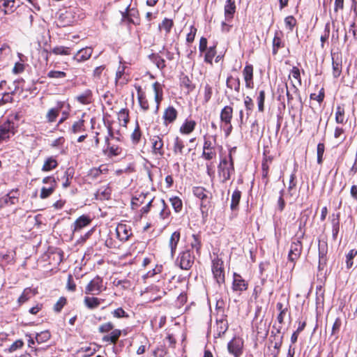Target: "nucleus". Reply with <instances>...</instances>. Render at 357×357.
<instances>
[{
  "label": "nucleus",
  "instance_id": "obj_1",
  "mask_svg": "<svg viewBox=\"0 0 357 357\" xmlns=\"http://www.w3.org/2000/svg\"><path fill=\"white\" fill-rule=\"evenodd\" d=\"M84 17V13L82 9L77 7H70L59 13L57 24L61 27L70 26L78 20L83 19Z\"/></svg>",
  "mask_w": 357,
  "mask_h": 357
},
{
  "label": "nucleus",
  "instance_id": "obj_2",
  "mask_svg": "<svg viewBox=\"0 0 357 357\" xmlns=\"http://www.w3.org/2000/svg\"><path fill=\"white\" fill-rule=\"evenodd\" d=\"M15 132L16 126L13 121L7 119L3 123H0V144L9 140Z\"/></svg>",
  "mask_w": 357,
  "mask_h": 357
},
{
  "label": "nucleus",
  "instance_id": "obj_3",
  "mask_svg": "<svg viewBox=\"0 0 357 357\" xmlns=\"http://www.w3.org/2000/svg\"><path fill=\"white\" fill-rule=\"evenodd\" d=\"M192 192L195 197L202 200L200 206L202 213L207 212L208 207L210 204V200L212 198L211 194L210 193V196H208V192H207L204 188L201 186L194 187Z\"/></svg>",
  "mask_w": 357,
  "mask_h": 357
},
{
  "label": "nucleus",
  "instance_id": "obj_4",
  "mask_svg": "<svg viewBox=\"0 0 357 357\" xmlns=\"http://www.w3.org/2000/svg\"><path fill=\"white\" fill-rule=\"evenodd\" d=\"M195 261V255L190 250H186L179 254L176 263L179 267L183 270H189Z\"/></svg>",
  "mask_w": 357,
  "mask_h": 357
},
{
  "label": "nucleus",
  "instance_id": "obj_5",
  "mask_svg": "<svg viewBox=\"0 0 357 357\" xmlns=\"http://www.w3.org/2000/svg\"><path fill=\"white\" fill-rule=\"evenodd\" d=\"M212 272L219 284L225 283L224 263L222 259L217 257L212 261Z\"/></svg>",
  "mask_w": 357,
  "mask_h": 357
},
{
  "label": "nucleus",
  "instance_id": "obj_6",
  "mask_svg": "<svg viewBox=\"0 0 357 357\" xmlns=\"http://www.w3.org/2000/svg\"><path fill=\"white\" fill-rule=\"evenodd\" d=\"M280 89L282 92H284L285 90L287 98V104L291 109L294 107V100L295 97L298 98L299 102L301 103V98L299 94V91L293 82H291V87L290 89L288 88L287 84L286 83L282 88H278V91Z\"/></svg>",
  "mask_w": 357,
  "mask_h": 357
},
{
  "label": "nucleus",
  "instance_id": "obj_7",
  "mask_svg": "<svg viewBox=\"0 0 357 357\" xmlns=\"http://www.w3.org/2000/svg\"><path fill=\"white\" fill-rule=\"evenodd\" d=\"M227 349L234 357H240L243 351V340L240 337H234L228 342Z\"/></svg>",
  "mask_w": 357,
  "mask_h": 357
},
{
  "label": "nucleus",
  "instance_id": "obj_8",
  "mask_svg": "<svg viewBox=\"0 0 357 357\" xmlns=\"http://www.w3.org/2000/svg\"><path fill=\"white\" fill-rule=\"evenodd\" d=\"M303 245L300 239H296L291 243L288 254V260L293 263V267L295 261L300 257Z\"/></svg>",
  "mask_w": 357,
  "mask_h": 357
},
{
  "label": "nucleus",
  "instance_id": "obj_9",
  "mask_svg": "<svg viewBox=\"0 0 357 357\" xmlns=\"http://www.w3.org/2000/svg\"><path fill=\"white\" fill-rule=\"evenodd\" d=\"M102 291V279L96 276L87 284L85 289V293L92 295H98Z\"/></svg>",
  "mask_w": 357,
  "mask_h": 357
},
{
  "label": "nucleus",
  "instance_id": "obj_10",
  "mask_svg": "<svg viewBox=\"0 0 357 357\" xmlns=\"http://www.w3.org/2000/svg\"><path fill=\"white\" fill-rule=\"evenodd\" d=\"M163 135H153L150 137V141L151 143L152 153L154 155H158L163 156L165 152L163 150Z\"/></svg>",
  "mask_w": 357,
  "mask_h": 357
},
{
  "label": "nucleus",
  "instance_id": "obj_11",
  "mask_svg": "<svg viewBox=\"0 0 357 357\" xmlns=\"http://www.w3.org/2000/svg\"><path fill=\"white\" fill-rule=\"evenodd\" d=\"M18 190H13L0 199V208L13 205L18 202Z\"/></svg>",
  "mask_w": 357,
  "mask_h": 357
},
{
  "label": "nucleus",
  "instance_id": "obj_12",
  "mask_svg": "<svg viewBox=\"0 0 357 357\" xmlns=\"http://www.w3.org/2000/svg\"><path fill=\"white\" fill-rule=\"evenodd\" d=\"M216 156V153L214 150V146L212 144V142L206 139L204 137V142L203 146V152L202 154V157L207 160H211L215 158Z\"/></svg>",
  "mask_w": 357,
  "mask_h": 357
},
{
  "label": "nucleus",
  "instance_id": "obj_13",
  "mask_svg": "<svg viewBox=\"0 0 357 357\" xmlns=\"http://www.w3.org/2000/svg\"><path fill=\"white\" fill-rule=\"evenodd\" d=\"M328 252V245L326 242L319 243V270H323L326 264V255Z\"/></svg>",
  "mask_w": 357,
  "mask_h": 357
},
{
  "label": "nucleus",
  "instance_id": "obj_14",
  "mask_svg": "<svg viewBox=\"0 0 357 357\" xmlns=\"http://www.w3.org/2000/svg\"><path fill=\"white\" fill-rule=\"evenodd\" d=\"M118 238L123 242L127 241L132 235L131 230L128 226L124 224H120L116 229Z\"/></svg>",
  "mask_w": 357,
  "mask_h": 357
},
{
  "label": "nucleus",
  "instance_id": "obj_15",
  "mask_svg": "<svg viewBox=\"0 0 357 357\" xmlns=\"http://www.w3.org/2000/svg\"><path fill=\"white\" fill-rule=\"evenodd\" d=\"M219 174L222 175L223 178V182H225L230 179L231 176L234 172V159L230 155L229 164L224 166L223 167L218 169Z\"/></svg>",
  "mask_w": 357,
  "mask_h": 357
},
{
  "label": "nucleus",
  "instance_id": "obj_16",
  "mask_svg": "<svg viewBox=\"0 0 357 357\" xmlns=\"http://www.w3.org/2000/svg\"><path fill=\"white\" fill-rule=\"evenodd\" d=\"M243 75L248 89L254 87L253 82V67L252 65H246L243 70Z\"/></svg>",
  "mask_w": 357,
  "mask_h": 357
},
{
  "label": "nucleus",
  "instance_id": "obj_17",
  "mask_svg": "<svg viewBox=\"0 0 357 357\" xmlns=\"http://www.w3.org/2000/svg\"><path fill=\"white\" fill-rule=\"evenodd\" d=\"M228 327H229V325H228V322L226 319H225L224 317H221L220 319H217V320H216V332L214 334V337L215 338L220 337L228 330Z\"/></svg>",
  "mask_w": 357,
  "mask_h": 357
},
{
  "label": "nucleus",
  "instance_id": "obj_18",
  "mask_svg": "<svg viewBox=\"0 0 357 357\" xmlns=\"http://www.w3.org/2000/svg\"><path fill=\"white\" fill-rule=\"evenodd\" d=\"M232 289L234 291H243L248 289V284L246 283V282L242 278V277L240 275L236 273H234Z\"/></svg>",
  "mask_w": 357,
  "mask_h": 357
},
{
  "label": "nucleus",
  "instance_id": "obj_19",
  "mask_svg": "<svg viewBox=\"0 0 357 357\" xmlns=\"http://www.w3.org/2000/svg\"><path fill=\"white\" fill-rule=\"evenodd\" d=\"M177 115L176 109L173 106H169L163 114L164 123L168 125L173 123L176 119Z\"/></svg>",
  "mask_w": 357,
  "mask_h": 357
},
{
  "label": "nucleus",
  "instance_id": "obj_20",
  "mask_svg": "<svg viewBox=\"0 0 357 357\" xmlns=\"http://www.w3.org/2000/svg\"><path fill=\"white\" fill-rule=\"evenodd\" d=\"M225 16L227 21H230L234 17L236 12L235 0H227L225 5Z\"/></svg>",
  "mask_w": 357,
  "mask_h": 357
},
{
  "label": "nucleus",
  "instance_id": "obj_21",
  "mask_svg": "<svg viewBox=\"0 0 357 357\" xmlns=\"http://www.w3.org/2000/svg\"><path fill=\"white\" fill-rule=\"evenodd\" d=\"M93 52V50L91 47H86L79 50L77 54L74 56V59L78 62H82L89 59Z\"/></svg>",
  "mask_w": 357,
  "mask_h": 357
},
{
  "label": "nucleus",
  "instance_id": "obj_22",
  "mask_svg": "<svg viewBox=\"0 0 357 357\" xmlns=\"http://www.w3.org/2000/svg\"><path fill=\"white\" fill-rule=\"evenodd\" d=\"M226 85L228 89L234 90L236 93H239L241 82L238 77H234L231 75L228 76L226 81Z\"/></svg>",
  "mask_w": 357,
  "mask_h": 357
},
{
  "label": "nucleus",
  "instance_id": "obj_23",
  "mask_svg": "<svg viewBox=\"0 0 357 357\" xmlns=\"http://www.w3.org/2000/svg\"><path fill=\"white\" fill-rule=\"evenodd\" d=\"M137 93V98L141 108L144 111H147L149 108L148 100L146 98L144 92L140 86H135Z\"/></svg>",
  "mask_w": 357,
  "mask_h": 357
},
{
  "label": "nucleus",
  "instance_id": "obj_24",
  "mask_svg": "<svg viewBox=\"0 0 357 357\" xmlns=\"http://www.w3.org/2000/svg\"><path fill=\"white\" fill-rule=\"evenodd\" d=\"M232 116L233 108L229 105L225 106L220 112V121L222 123H229V121H231Z\"/></svg>",
  "mask_w": 357,
  "mask_h": 357
},
{
  "label": "nucleus",
  "instance_id": "obj_25",
  "mask_svg": "<svg viewBox=\"0 0 357 357\" xmlns=\"http://www.w3.org/2000/svg\"><path fill=\"white\" fill-rule=\"evenodd\" d=\"M180 237L181 234L178 231H174L170 237L169 245L171 250L172 257H174V256L177 245L180 240Z\"/></svg>",
  "mask_w": 357,
  "mask_h": 357
},
{
  "label": "nucleus",
  "instance_id": "obj_26",
  "mask_svg": "<svg viewBox=\"0 0 357 357\" xmlns=\"http://www.w3.org/2000/svg\"><path fill=\"white\" fill-rule=\"evenodd\" d=\"M121 335V331L119 329H113L110 334L102 337V342L116 344Z\"/></svg>",
  "mask_w": 357,
  "mask_h": 357
},
{
  "label": "nucleus",
  "instance_id": "obj_27",
  "mask_svg": "<svg viewBox=\"0 0 357 357\" xmlns=\"http://www.w3.org/2000/svg\"><path fill=\"white\" fill-rule=\"evenodd\" d=\"M282 33L281 31H275L273 40V54L275 55L278 50L284 46L282 42Z\"/></svg>",
  "mask_w": 357,
  "mask_h": 357
},
{
  "label": "nucleus",
  "instance_id": "obj_28",
  "mask_svg": "<svg viewBox=\"0 0 357 357\" xmlns=\"http://www.w3.org/2000/svg\"><path fill=\"white\" fill-rule=\"evenodd\" d=\"M332 223V237L336 240L340 231V213L333 214Z\"/></svg>",
  "mask_w": 357,
  "mask_h": 357
},
{
  "label": "nucleus",
  "instance_id": "obj_29",
  "mask_svg": "<svg viewBox=\"0 0 357 357\" xmlns=\"http://www.w3.org/2000/svg\"><path fill=\"white\" fill-rule=\"evenodd\" d=\"M185 148L184 142L179 137L176 136L174 139L172 150L175 155H182Z\"/></svg>",
  "mask_w": 357,
  "mask_h": 357
},
{
  "label": "nucleus",
  "instance_id": "obj_30",
  "mask_svg": "<svg viewBox=\"0 0 357 357\" xmlns=\"http://www.w3.org/2000/svg\"><path fill=\"white\" fill-rule=\"evenodd\" d=\"M91 222V219L86 216L82 215L77 218L74 222V232L80 230L82 228L87 226Z\"/></svg>",
  "mask_w": 357,
  "mask_h": 357
},
{
  "label": "nucleus",
  "instance_id": "obj_31",
  "mask_svg": "<svg viewBox=\"0 0 357 357\" xmlns=\"http://www.w3.org/2000/svg\"><path fill=\"white\" fill-rule=\"evenodd\" d=\"M149 58L156 65L158 69L163 70L166 67L165 59L159 56L158 54L153 53L149 56Z\"/></svg>",
  "mask_w": 357,
  "mask_h": 357
},
{
  "label": "nucleus",
  "instance_id": "obj_32",
  "mask_svg": "<svg viewBox=\"0 0 357 357\" xmlns=\"http://www.w3.org/2000/svg\"><path fill=\"white\" fill-rule=\"evenodd\" d=\"M196 126V122L193 120H186L180 128V132L183 134L191 133Z\"/></svg>",
  "mask_w": 357,
  "mask_h": 357
},
{
  "label": "nucleus",
  "instance_id": "obj_33",
  "mask_svg": "<svg viewBox=\"0 0 357 357\" xmlns=\"http://www.w3.org/2000/svg\"><path fill=\"white\" fill-rule=\"evenodd\" d=\"M36 294V291L31 288H26L24 289L22 295L18 298V303L22 305L29 301L31 296Z\"/></svg>",
  "mask_w": 357,
  "mask_h": 357
},
{
  "label": "nucleus",
  "instance_id": "obj_34",
  "mask_svg": "<svg viewBox=\"0 0 357 357\" xmlns=\"http://www.w3.org/2000/svg\"><path fill=\"white\" fill-rule=\"evenodd\" d=\"M100 299L96 297L86 296L84 300V305L91 310L98 307L100 304Z\"/></svg>",
  "mask_w": 357,
  "mask_h": 357
},
{
  "label": "nucleus",
  "instance_id": "obj_35",
  "mask_svg": "<svg viewBox=\"0 0 357 357\" xmlns=\"http://www.w3.org/2000/svg\"><path fill=\"white\" fill-rule=\"evenodd\" d=\"M84 123L85 121L82 118L74 122L70 129V132L73 134H77L78 132L84 131L86 129Z\"/></svg>",
  "mask_w": 357,
  "mask_h": 357
},
{
  "label": "nucleus",
  "instance_id": "obj_36",
  "mask_svg": "<svg viewBox=\"0 0 357 357\" xmlns=\"http://www.w3.org/2000/svg\"><path fill=\"white\" fill-rule=\"evenodd\" d=\"M241 197V192L236 189L235 190L231 195V209L232 211L236 210L238 208L240 200Z\"/></svg>",
  "mask_w": 357,
  "mask_h": 357
},
{
  "label": "nucleus",
  "instance_id": "obj_37",
  "mask_svg": "<svg viewBox=\"0 0 357 357\" xmlns=\"http://www.w3.org/2000/svg\"><path fill=\"white\" fill-rule=\"evenodd\" d=\"M332 59L333 75L334 77L337 78L342 73V60L337 58L335 59L333 56H332Z\"/></svg>",
  "mask_w": 357,
  "mask_h": 357
},
{
  "label": "nucleus",
  "instance_id": "obj_38",
  "mask_svg": "<svg viewBox=\"0 0 357 357\" xmlns=\"http://www.w3.org/2000/svg\"><path fill=\"white\" fill-rule=\"evenodd\" d=\"M118 120L123 126H126L129 121V111L127 109H121L118 114Z\"/></svg>",
  "mask_w": 357,
  "mask_h": 357
},
{
  "label": "nucleus",
  "instance_id": "obj_39",
  "mask_svg": "<svg viewBox=\"0 0 357 357\" xmlns=\"http://www.w3.org/2000/svg\"><path fill=\"white\" fill-rule=\"evenodd\" d=\"M58 165V163L55 159L52 157L48 158L44 162L42 170L43 172H49L55 169Z\"/></svg>",
  "mask_w": 357,
  "mask_h": 357
},
{
  "label": "nucleus",
  "instance_id": "obj_40",
  "mask_svg": "<svg viewBox=\"0 0 357 357\" xmlns=\"http://www.w3.org/2000/svg\"><path fill=\"white\" fill-rule=\"evenodd\" d=\"M3 6L6 8L4 10L5 14H8L13 13L19 6V3H16L15 0H5L3 3Z\"/></svg>",
  "mask_w": 357,
  "mask_h": 357
},
{
  "label": "nucleus",
  "instance_id": "obj_41",
  "mask_svg": "<svg viewBox=\"0 0 357 357\" xmlns=\"http://www.w3.org/2000/svg\"><path fill=\"white\" fill-rule=\"evenodd\" d=\"M74 175V169L72 167L68 168L65 172L63 178L65 181L63 183V187L64 188H68L70 185V180L73 178Z\"/></svg>",
  "mask_w": 357,
  "mask_h": 357
},
{
  "label": "nucleus",
  "instance_id": "obj_42",
  "mask_svg": "<svg viewBox=\"0 0 357 357\" xmlns=\"http://www.w3.org/2000/svg\"><path fill=\"white\" fill-rule=\"evenodd\" d=\"M192 241L190 243V246L196 250L197 254L199 255L202 247L200 236L197 234H192Z\"/></svg>",
  "mask_w": 357,
  "mask_h": 357
},
{
  "label": "nucleus",
  "instance_id": "obj_43",
  "mask_svg": "<svg viewBox=\"0 0 357 357\" xmlns=\"http://www.w3.org/2000/svg\"><path fill=\"white\" fill-rule=\"evenodd\" d=\"M357 255V250H351L346 255V267L350 269L354 265V258Z\"/></svg>",
  "mask_w": 357,
  "mask_h": 357
},
{
  "label": "nucleus",
  "instance_id": "obj_44",
  "mask_svg": "<svg viewBox=\"0 0 357 357\" xmlns=\"http://www.w3.org/2000/svg\"><path fill=\"white\" fill-rule=\"evenodd\" d=\"M91 92L89 90L86 91L84 93L79 95L76 97L77 100L84 105H87L91 102Z\"/></svg>",
  "mask_w": 357,
  "mask_h": 357
},
{
  "label": "nucleus",
  "instance_id": "obj_45",
  "mask_svg": "<svg viewBox=\"0 0 357 357\" xmlns=\"http://www.w3.org/2000/svg\"><path fill=\"white\" fill-rule=\"evenodd\" d=\"M51 337L48 331H44L36 335V341L38 343H44L50 340Z\"/></svg>",
  "mask_w": 357,
  "mask_h": 357
},
{
  "label": "nucleus",
  "instance_id": "obj_46",
  "mask_svg": "<svg viewBox=\"0 0 357 357\" xmlns=\"http://www.w3.org/2000/svg\"><path fill=\"white\" fill-rule=\"evenodd\" d=\"M335 121L337 123H344L345 122L344 109L343 107L340 105H338L336 107Z\"/></svg>",
  "mask_w": 357,
  "mask_h": 357
},
{
  "label": "nucleus",
  "instance_id": "obj_47",
  "mask_svg": "<svg viewBox=\"0 0 357 357\" xmlns=\"http://www.w3.org/2000/svg\"><path fill=\"white\" fill-rule=\"evenodd\" d=\"M142 136L139 125L138 122H136V126L131 135V139L133 144H137L139 142Z\"/></svg>",
  "mask_w": 357,
  "mask_h": 357
},
{
  "label": "nucleus",
  "instance_id": "obj_48",
  "mask_svg": "<svg viewBox=\"0 0 357 357\" xmlns=\"http://www.w3.org/2000/svg\"><path fill=\"white\" fill-rule=\"evenodd\" d=\"M264 101L265 91L264 90H261L259 91V95L257 98L258 110L260 112H263L264 111Z\"/></svg>",
  "mask_w": 357,
  "mask_h": 357
},
{
  "label": "nucleus",
  "instance_id": "obj_49",
  "mask_svg": "<svg viewBox=\"0 0 357 357\" xmlns=\"http://www.w3.org/2000/svg\"><path fill=\"white\" fill-rule=\"evenodd\" d=\"M181 86L185 87L188 90V92L192 91L195 88L187 75H183L181 77Z\"/></svg>",
  "mask_w": 357,
  "mask_h": 357
},
{
  "label": "nucleus",
  "instance_id": "obj_50",
  "mask_svg": "<svg viewBox=\"0 0 357 357\" xmlns=\"http://www.w3.org/2000/svg\"><path fill=\"white\" fill-rule=\"evenodd\" d=\"M171 204L174 211L178 213L180 212L183 207L181 199L178 197H174L169 199Z\"/></svg>",
  "mask_w": 357,
  "mask_h": 357
},
{
  "label": "nucleus",
  "instance_id": "obj_51",
  "mask_svg": "<svg viewBox=\"0 0 357 357\" xmlns=\"http://www.w3.org/2000/svg\"><path fill=\"white\" fill-rule=\"evenodd\" d=\"M216 54L215 46L210 47L205 54L204 61L206 63L212 64L213 59Z\"/></svg>",
  "mask_w": 357,
  "mask_h": 357
},
{
  "label": "nucleus",
  "instance_id": "obj_52",
  "mask_svg": "<svg viewBox=\"0 0 357 357\" xmlns=\"http://www.w3.org/2000/svg\"><path fill=\"white\" fill-rule=\"evenodd\" d=\"M52 52L56 55H69L70 54V48L63 46H58L55 47L52 50Z\"/></svg>",
  "mask_w": 357,
  "mask_h": 357
},
{
  "label": "nucleus",
  "instance_id": "obj_53",
  "mask_svg": "<svg viewBox=\"0 0 357 357\" xmlns=\"http://www.w3.org/2000/svg\"><path fill=\"white\" fill-rule=\"evenodd\" d=\"M56 186L50 185L49 188L43 187L40 191V197L45 199L50 196L55 190Z\"/></svg>",
  "mask_w": 357,
  "mask_h": 357
},
{
  "label": "nucleus",
  "instance_id": "obj_54",
  "mask_svg": "<svg viewBox=\"0 0 357 357\" xmlns=\"http://www.w3.org/2000/svg\"><path fill=\"white\" fill-rule=\"evenodd\" d=\"M47 76L52 79H62L66 77V73L63 71L50 70L48 72Z\"/></svg>",
  "mask_w": 357,
  "mask_h": 357
},
{
  "label": "nucleus",
  "instance_id": "obj_55",
  "mask_svg": "<svg viewBox=\"0 0 357 357\" xmlns=\"http://www.w3.org/2000/svg\"><path fill=\"white\" fill-rule=\"evenodd\" d=\"M325 151V145L324 143H319L317 148V163L321 164L323 162V155Z\"/></svg>",
  "mask_w": 357,
  "mask_h": 357
},
{
  "label": "nucleus",
  "instance_id": "obj_56",
  "mask_svg": "<svg viewBox=\"0 0 357 357\" xmlns=\"http://www.w3.org/2000/svg\"><path fill=\"white\" fill-rule=\"evenodd\" d=\"M114 324L109 321L105 324H101L98 327V332L100 333H106L114 329Z\"/></svg>",
  "mask_w": 357,
  "mask_h": 357
},
{
  "label": "nucleus",
  "instance_id": "obj_57",
  "mask_svg": "<svg viewBox=\"0 0 357 357\" xmlns=\"http://www.w3.org/2000/svg\"><path fill=\"white\" fill-rule=\"evenodd\" d=\"M59 112L54 109L51 108L46 114V119L48 122L52 123L55 121L56 119L59 116Z\"/></svg>",
  "mask_w": 357,
  "mask_h": 357
},
{
  "label": "nucleus",
  "instance_id": "obj_58",
  "mask_svg": "<svg viewBox=\"0 0 357 357\" xmlns=\"http://www.w3.org/2000/svg\"><path fill=\"white\" fill-rule=\"evenodd\" d=\"M173 26V21L172 20L165 18L161 24L159 25V28L165 30L166 33H169Z\"/></svg>",
  "mask_w": 357,
  "mask_h": 357
},
{
  "label": "nucleus",
  "instance_id": "obj_59",
  "mask_svg": "<svg viewBox=\"0 0 357 357\" xmlns=\"http://www.w3.org/2000/svg\"><path fill=\"white\" fill-rule=\"evenodd\" d=\"M213 93V89L212 86H210L208 84H206L204 86V100L205 102H208L212 96Z\"/></svg>",
  "mask_w": 357,
  "mask_h": 357
},
{
  "label": "nucleus",
  "instance_id": "obj_60",
  "mask_svg": "<svg viewBox=\"0 0 357 357\" xmlns=\"http://www.w3.org/2000/svg\"><path fill=\"white\" fill-rule=\"evenodd\" d=\"M160 202H161V203L162 204V209L160 212V217L162 219H165V218L169 217V215L170 214V211L168 208V206L166 204V203H165L164 199H161Z\"/></svg>",
  "mask_w": 357,
  "mask_h": 357
},
{
  "label": "nucleus",
  "instance_id": "obj_61",
  "mask_svg": "<svg viewBox=\"0 0 357 357\" xmlns=\"http://www.w3.org/2000/svg\"><path fill=\"white\" fill-rule=\"evenodd\" d=\"M66 304V298L65 297H60L58 301L54 305V310L56 312H60L64 305Z\"/></svg>",
  "mask_w": 357,
  "mask_h": 357
},
{
  "label": "nucleus",
  "instance_id": "obj_62",
  "mask_svg": "<svg viewBox=\"0 0 357 357\" xmlns=\"http://www.w3.org/2000/svg\"><path fill=\"white\" fill-rule=\"evenodd\" d=\"M244 105L247 111V116H248L254 107L252 99L250 96H246L244 99Z\"/></svg>",
  "mask_w": 357,
  "mask_h": 357
},
{
  "label": "nucleus",
  "instance_id": "obj_63",
  "mask_svg": "<svg viewBox=\"0 0 357 357\" xmlns=\"http://www.w3.org/2000/svg\"><path fill=\"white\" fill-rule=\"evenodd\" d=\"M342 325V321L340 318H337L333 323V327H332V331H331V335H337Z\"/></svg>",
  "mask_w": 357,
  "mask_h": 357
},
{
  "label": "nucleus",
  "instance_id": "obj_64",
  "mask_svg": "<svg viewBox=\"0 0 357 357\" xmlns=\"http://www.w3.org/2000/svg\"><path fill=\"white\" fill-rule=\"evenodd\" d=\"M112 314L116 318L128 317V314L125 312L122 307H119L114 310Z\"/></svg>",
  "mask_w": 357,
  "mask_h": 357
}]
</instances>
